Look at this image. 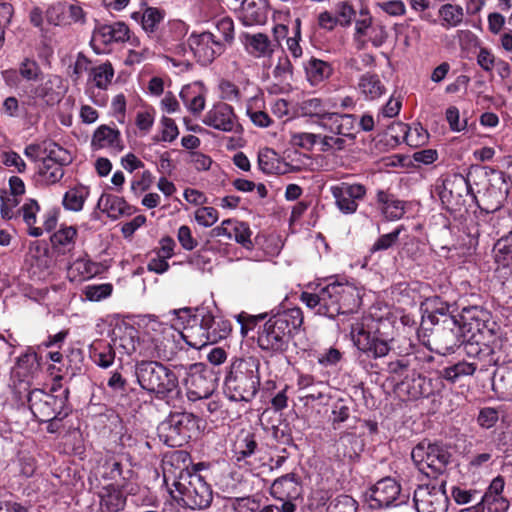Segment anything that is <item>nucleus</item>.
I'll return each mask as SVG.
<instances>
[{"label":"nucleus","instance_id":"obj_1","mask_svg":"<svg viewBox=\"0 0 512 512\" xmlns=\"http://www.w3.org/2000/svg\"><path fill=\"white\" fill-rule=\"evenodd\" d=\"M163 475L169 493L177 503L199 510L211 505L213 499L211 486L196 469L183 468L176 474L173 464L164 462Z\"/></svg>","mask_w":512,"mask_h":512},{"label":"nucleus","instance_id":"obj_2","mask_svg":"<svg viewBox=\"0 0 512 512\" xmlns=\"http://www.w3.org/2000/svg\"><path fill=\"white\" fill-rule=\"evenodd\" d=\"M300 299L315 314L328 318L352 312L360 304L359 291L347 282H332L313 292H302Z\"/></svg>","mask_w":512,"mask_h":512},{"label":"nucleus","instance_id":"obj_3","mask_svg":"<svg viewBox=\"0 0 512 512\" xmlns=\"http://www.w3.org/2000/svg\"><path fill=\"white\" fill-rule=\"evenodd\" d=\"M134 374L139 386L156 398L174 399L180 396L179 373L158 361L143 360L135 365Z\"/></svg>","mask_w":512,"mask_h":512},{"label":"nucleus","instance_id":"obj_4","mask_svg":"<svg viewBox=\"0 0 512 512\" xmlns=\"http://www.w3.org/2000/svg\"><path fill=\"white\" fill-rule=\"evenodd\" d=\"M303 323L300 308H291L272 315L258 332L257 343L262 350L280 353L286 350L290 335Z\"/></svg>","mask_w":512,"mask_h":512},{"label":"nucleus","instance_id":"obj_5","mask_svg":"<svg viewBox=\"0 0 512 512\" xmlns=\"http://www.w3.org/2000/svg\"><path fill=\"white\" fill-rule=\"evenodd\" d=\"M260 361L255 357L236 360L225 379V393L235 402H250L260 385Z\"/></svg>","mask_w":512,"mask_h":512},{"label":"nucleus","instance_id":"obj_6","mask_svg":"<svg viewBox=\"0 0 512 512\" xmlns=\"http://www.w3.org/2000/svg\"><path fill=\"white\" fill-rule=\"evenodd\" d=\"M380 323V320L368 315L355 320L350 329L353 344L373 359L385 357L391 349L389 340L380 332Z\"/></svg>","mask_w":512,"mask_h":512},{"label":"nucleus","instance_id":"obj_7","mask_svg":"<svg viewBox=\"0 0 512 512\" xmlns=\"http://www.w3.org/2000/svg\"><path fill=\"white\" fill-rule=\"evenodd\" d=\"M52 391L59 393L49 394L36 389L31 391L28 396L30 410L39 421H58L69 414L68 389H61V387L57 389L53 386Z\"/></svg>","mask_w":512,"mask_h":512},{"label":"nucleus","instance_id":"obj_8","mask_svg":"<svg viewBox=\"0 0 512 512\" xmlns=\"http://www.w3.org/2000/svg\"><path fill=\"white\" fill-rule=\"evenodd\" d=\"M114 345L120 353L132 355L138 353L145 358L169 360L172 352L167 350L164 339L148 337L140 341L137 331L130 327L114 340Z\"/></svg>","mask_w":512,"mask_h":512},{"label":"nucleus","instance_id":"obj_9","mask_svg":"<svg viewBox=\"0 0 512 512\" xmlns=\"http://www.w3.org/2000/svg\"><path fill=\"white\" fill-rule=\"evenodd\" d=\"M198 429L197 418L188 412L170 414L158 426L159 437L170 447H180L192 438Z\"/></svg>","mask_w":512,"mask_h":512},{"label":"nucleus","instance_id":"obj_10","mask_svg":"<svg viewBox=\"0 0 512 512\" xmlns=\"http://www.w3.org/2000/svg\"><path fill=\"white\" fill-rule=\"evenodd\" d=\"M179 377L184 375L183 384L190 401L207 399L216 389L213 373L202 363H194L188 367L176 366Z\"/></svg>","mask_w":512,"mask_h":512},{"label":"nucleus","instance_id":"obj_11","mask_svg":"<svg viewBox=\"0 0 512 512\" xmlns=\"http://www.w3.org/2000/svg\"><path fill=\"white\" fill-rule=\"evenodd\" d=\"M411 457L419 471L428 477H434L445 470L450 453L439 444L423 441L413 448Z\"/></svg>","mask_w":512,"mask_h":512},{"label":"nucleus","instance_id":"obj_12","mask_svg":"<svg viewBox=\"0 0 512 512\" xmlns=\"http://www.w3.org/2000/svg\"><path fill=\"white\" fill-rule=\"evenodd\" d=\"M408 495L401 493V486L391 477H385L365 493V501L372 509L388 508L405 503Z\"/></svg>","mask_w":512,"mask_h":512},{"label":"nucleus","instance_id":"obj_13","mask_svg":"<svg viewBox=\"0 0 512 512\" xmlns=\"http://www.w3.org/2000/svg\"><path fill=\"white\" fill-rule=\"evenodd\" d=\"M446 483L419 485L413 494L417 512H448L450 500L445 490Z\"/></svg>","mask_w":512,"mask_h":512},{"label":"nucleus","instance_id":"obj_14","mask_svg":"<svg viewBox=\"0 0 512 512\" xmlns=\"http://www.w3.org/2000/svg\"><path fill=\"white\" fill-rule=\"evenodd\" d=\"M329 191L335 206L345 215L354 214L367 194L366 186L361 183L340 182L330 186Z\"/></svg>","mask_w":512,"mask_h":512},{"label":"nucleus","instance_id":"obj_15","mask_svg":"<svg viewBox=\"0 0 512 512\" xmlns=\"http://www.w3.org/2000/svg\"><path fill=\"white\" fill-rule=\"evenodd\" d=\"M190 51L201 65L211 64L226 48L214 36V32L192 33L188 38Z\"/></svg>","mask_w":512,"mask_h":512},{"label":"nucleus","instance_id":"obj_16","mask_svg":"<svg viewBox=\"0 0 512 512\" xmlns=\"http://www.w3.org/2000/svg\"><path fill=\"white\" fill-rule=\"evenodd\" d=\"M175 318L173 325H183L185 332L182 334L185 342L192 348L201 349L209 343L206 339V329L201 325V321H190L194 312L190 308H182L171 312Z\"/></svg>","mask_w":512,"mask_h":512},{"label":"nucleus","instance_id":"obj_17","mask_svg":"<svg viewBox=\"0 0 512 512\" xmlns=\"http://www.w3.org/2000/svg\"><path fill=\"white\" fill-rule=\"evenodd\" d=\"M129 27L126 23L118 21L112 24H99L95 27L91 39V46L97 54L105 52V47L113 43H123L128 38Z\"/></svg>","mask_w":512,"mask_h":512},{"label":"nucleus","instance_id":"obj_18","mask_svg":"<svg viewBox=\"0 0 512 512\" xmlns=\"http://www.w3.org/2000/svg\"><path fill=\"white\" fill-rule=\"evenodd\" d=\"M190 319L194 322L201 321V325L206 329V339L209 344L227 338L232 330L230 321L214 317L206 308L196 309L194 316Z\"/></svg>","mask_w":512,"mask_h":512},{"label":"nucleus","instance_id":"obj_19","mask_svg":"<svg viewBox=\"0 0 512 512\" xmlns=\"http://www.w3.org/2000/svg\"><path fill=\"white\" fill-rule=\"evenodd\" d=\"M203 123L223 132H238L240 124L233 108L226 103L213 106L204 116Z\"/></svg>","mask_w":512,"mask_h":512},{"label":"nucleus","instance_id":"obj_20","mask_svg":"<svg viewBox=\"0 0 512 512\" xmlns=\"http://www.w3.org/2000/svg\"><path fill=\"white\" fill-rule=\"evenodd\" d=\"M210 233L212 237H225L228 240H235L245 248L252 247V232L245 222L226 219L219 226L214 227Z\"/></svg>","mask_w":512,"mask_h":512},{"label":"nucleus","instance_id":"obj_21","mask_svg":"<svg viewBox=\"0 0 512 512\" xmlns=\"http://www.w3.org/2000/svg\"><path fill=\"white\" fill-rule=\"evenodd\" d=\"M463 327L471 333V339L477 335H491L493 330L489 328L490 313L478 306L463 308L462 315Z\"/></svg>","mask_w":512,"mask_h":512},{"label":"nucleus","instance_id":"obj_22","mask_svg":"<svg viewBox=\"0 0 512 512\" xmlns=\"http://www.w3.org/2000/svg\"><path fill=\"white\" fill-rule=\"evenodd\" d=\"M439 197L443 202H449L450 199L463 197L465 194L473 195L472 187L466 177L459 173L447 175L442 180V185L438 186Z\"/></svg>","mask_w":512,"mask_h":512},{"label":"nucleus","instance_id":"obj_23","mask_svg":"<svg viewBox=\"0 0 512 512\" xmlns=\"http://www.w3.org/2000/svg\"><path fill=\"white\" fill-rule=\"evenodd\" d=\"M91 145L95 150L108 149L112 153H119L124 149L120 131L108 125H101L94 131Z\"/></svg>","mask_w":512,"mask_h":512},{"label":"nucleus","instance_id":"obj_24","mask_svg":"<svg viewBox=\"0 0 512 512\" xmlns=\"http://www.w3.org/2000/svg\"><path fill=\"white\" fill-rule=\"evenodd\" d=\"M322 126L346 141H353L356 137V117L353 114L331 113Z\"/></svg>","mask_w":512,"mask_h":512},{"label":"nucleus","instance_id":"obj_25","mask_svg":"<svg viewBox=\"0 0 512 512\" xmlns=\"http://www.w3.org/2000/svg\"><path fill=\"white\" fill-rule=\"evenodd\" d=\"M271 495L282 503L292 502L301 494L298 478L294 473H288L274 480L270 488Z\"/></svg>","mask_w":512,"mask_h":512},{"label":"nucleus","instance_id":"obj_26","mask_svg":"<svg viewBox=\"0 0 512 512\" xmlns=\"http://www.w3.org/2000/svg\"><path fill=\"white\" fill-rule=\"evenodd\" d=\"M100 469V474L104 479L117 480L121 478L123 480L122 489L128 494H136L137 486L128 483L133 477V471L131 469L123 471L121 463L114 457L107 458Z\"/></svg>","mask_w":512,"mask_h":512},{"label":"nucleus","instance_id":"obj_27","mask_svg":"<svg viewBox=\"0 0 512 512\" xmlns=\"http://www.w3.org/2000/svg\"><path fill=\"white\" fill-rule=\"evenodd\" d=\"M377 203L381 206L383 215L391 221L398 220L405 213V202L397 199L393 194L378 190L376 194Z\"/></svg>","mask_w":512,"mask_h":512},{"label":"nucleus","instance_id":"obj_28","mask_svg":"<svg viewBox=\"0 0 512 512\" xmlns=\"http://www.w3.org/2000/svg\"><path fill=\"white\" fill-rule=\"evenodd\" d=\"M240 13L245 26L263 24L267 18L263 0H243Z\"/></svg>","mask_w":512,"mask_h":512},{"label":"nucleus","instance_id":"obj_29","mask_svg":"<svg viewBox=\"0 0 512 512\" xmlns=\"http://www.w3.org/2000/svg\"><path fill=\"white\" fill-rule=\"evenodd\" d=\"M336 107L337 104L332 99L324 101L320 98H309L300 103L299 109L303 116L317 117L326 122L331 114L329 110Z\"/></svg>","mask_w":512,"mask_h":512},{"label":"nucleus","instance_id":"obj_30","mask_svg":"<svg viewBox=\"0 0 512 512\" xmlns=\"http://www.w3.org/2000/svg\"><path fill=\"white\" fill-rule=\"evenodd\" d=\"M98 273L97 265L87 257L74 260L67 269V277L71 282H82Z\"/></svg>","mask_w":512,"mask_h":512},{"label":"nucleus","instance_id":"obj_31","mask_svg":"<svg viewBox=\"0 0 512 512\" xmlns=\"http://www.w3.org/2000/svg\"><path fill=\"white\" fill-rule=\"evenodd\" d=\"M101 512H119L125 506L126 499L114 485H108L99 492Z\"/></svg>","mask_w":512,"mask_h":512},{"label":"nucleus","instance_id":"obj_32","mask_svg":"<svg viewBox=\"0 0 512 512\" xmlns=\"http://www.w3.org/2000/svg\"><path fill=\"white\" fill-rule=\"evenodd\" d=\"M90 357L93 362L102 368L110 367L115 360V350L106 340L93 341L89 348Z\"/></svg>","mask_w":512,"mask_h":512},{"label":"nucleus","instance_id":"obj_33","mask_svg":"<svg viewBox=\"0 0 512 512\" xmlns=\"http://www.w3.org/2000/svg\"><path fill=\"white\" fill-rule=\"evenodd\" d=\"M244 39L246 51L255 58L270 56L273 52L271 41L266 34H246Z\"/></svg>","mask_w":512,"mask_h":512},{"label":"nucleus","instance_id":"obj_34","mask_svg":"<svg viewBox=\"0 0 512 512\" xmlns=\"http://www.w3.org/2000/svg\"><path fill=\"white\" fill-rule=\"evenodd\" d=\"M466 353L468 356L478 360L481 371H487L490 367L497 364L494 350L486 344L479 346L478 340H476V343L469 342L466 345Z\"/></svg>","mask_w":512,"mask_h":512},{"label":"nucleus","instance_id":"obj_35","mask_svg":"<svg viewBox=\"0 0 512 512\" xmlns=\"http://www.w3.org/2000/svg\"><path fill=\"white\" fill-rule=\"evenodd\" d=\"M358 90L367 100L378 99L386 92L379 76L371 73H366L360 77Z\"/></svg>","mask_w":512,"mask_h":512},{"label":"nucleus","instance_id":"obj_36","mask_svg":"<svg viewBox=\"0 0 512 512\" xmlns=\"http://www.w3.org/2000/svg\"><path fill=\"white\" fill-rule=\"evenodd\" d=\"M506 200V191L494 184H490L481 197L479 207L487 213H493L502 208Z\"/></svg>","mask_w":512,"mask_h":512},{"label":"nucleus","instance_id":"obj_37","mask_svg":"<svg viewBox=\"0 0 512 512\" xmlns=\"http://www.w3.org/2000/svg\"><path fill=\"white\" fill-rule=\"evenodd\" d=\"M304 68L306 77L312 85H318L325 79L329 78L332 73V68L327 62L316 58L308 60L305 63Z\"/></svg>","mask_w":512,"mask_h":512},{"label":"nucleus","instance_id":"obj_38","mask_svg":"<svg viewBox=\"0 0 512 512\" xmlns=\"http://www.w3.org/2000/svg\"><path fill=\"white\" fill-rule=\"evenodd\" d=\"M114 77V68L110 62H104L91 67L88 82L99 89L106 90Z\"/></svg>","mask_w":512,"mask_h":512},{"label":"nucleus","instance_id":"obj_39","mask_svg":"<svg viewBox=\"0 0 512 512\" xmlns=\"http://www.w3.org/2000/svg\"><path fill=\"white\" fill-rule=\"evenodd\" d=\"M64 176V166L52 162L51 159H43L38 166V181L44 185H52L59 182Z\"/></svg>","mask_w":512,"mask_h":512},{"label":"nucleus","instance_id":"obj_40","mask_svg":"<svg viewBox=\"0 0 512 512\" xmlns=\"http://www.w3.org/2000/svg\"><path fill=\"white\" fill-rule=\"evenodd\" d=\"M77 229L73 226L61 227L51 237V243L60 253H65L74 248Z\"/></svg>","mask_w":512,"mask_h":512},{"label":"nucleus","instance_id":"obj_41","mask_svg":"<svg viewBox=\"0 0 512 512\" xmlns=\"http://www.w3.org/2000/svg\"><path fill=\"white\" fill-rule=\"evenodd\" d=\"M61 84V78L56 75H48L39 85L34 88V96L45 100L46 103H53L58 100L60 93L55 91V88H59Z\"/></svg>","mask_w":512,"mask_h":512},{"label":"nucleus","instance_id":"obj_42","mask_svg":"<svg viewBox=\"0 0 512 512\" xmlns=\"http://www.w3.org/2000/svg\"><path fill=\"white\" fill-rule=\"evenodd\" d=\"M89 196V189L86 186H75L64 194L62 204L66 210L79 212L83 209L84 203Z\"/></svg>","mask_w":512,"mask_h":512},{"label":"nucleus","instance_id":"obj_43","mask_svg":"<svg viewBox=\"0 0 512 512\" xmlns=\"http://www.w3.org/2000/svg\"><path fill=\"white\" fill-rule=\"evenodd\" d=\"M477 368L478 364L476 362H458L444 368L442 377L449 382L455 383L461 377L473 375Z\"/></svg>","mask_w":512,"mask_h":512},{"label":"nucleus","instance_id":"obj_44","mask_svg":"<svg viewBox=\"0 0 512 512\" xmlns=\"http://www.w3.org/2000/svg\"><path fill=\"white\" fill-rule=\"evenodd\" d=\"M360 18L355 21L354 39L357 42V47L362 49L365 47L367 40L365 37L368 35L369 30L372 28V16L368 9L362 8L359 12Z\"/></svg>","mask_w":512,"mask_h":512},{"label":"nucleus","instance_id":"obj_45","mask_svg":"<svg viewBox=\"0 0 512 512\" xmlns=\"http://www.w3.org/2000/svg\"><path fill=\"white\" fill-rule=\"evenodd\" d=\"M439 16L443 27H457L463 21L464 11L461 6L448 3L440 7Z\"/></svg>","mask_w":512,"mask_h":512},{"label":"nucleus","instance_id":"obj_46","mask_svg":"<svg viewBox=\"0 0 512 512\" xmlns=\"http://www.w3.org/2000/svg\"><path fill=\"white\" fill-rule=\"evenodd\" d=\"M180 98L188 110L194 114L200 113L205 107L204 96L190 86L181 89Z\"/></svg>","mask_w":512,"mask_h":512},{"label":"nucleus","instance_id":"obj_47","mask_svg":"<svg viewBox=\"0 0 512 512\" xmlns=\"http://www.w3.org/2000/svg\"><path fill=\"white\" fill-rule=\"evenodd\" d=\"M97 205L103 211H106L110 217L124 214L127 207V203L122 198L110 194H103Z\"/></svg>","mask_w":512,"mask_h":512},{"label":"nucleus","instance_id":"obj_48","mask_svg":"<svg viewBox=\"0 0 512 512\" xmlns=\"http://www.w3.org/2000/svg\"><path fill=\"white\" fill-rule=\"evenodd\" d=\"M257 449V441L255 435L250 432L242 431L235 443V452L238 460L249 457L255 453Z\"/></svg>","mask_w":512,"mask_h":512},{"label":"nucleus","instance_id":"obj_49","mask_svg":"<svg viewBox=\"0 0 512 512\" xmlns=\"http://www.w3.org/2000/svg\"><path fill=\"white\" fill-rule=\"evenodd\" d=\"M259 169L266 174H276L280 171L277 153L270 148H264L258 153Z\"/></svg>","mask_w":512,"mask_h":512},{"label":"nucleus","instance_id":"obj_50","mask_svg":"<svg viewBox=\"0 0 512 512\" xmlns=\"http://www.w3.org/2000/svg\"><path fill=\"white\" fill-rule=\"evenodd\" d=\"M164 19V12L155 7H148L142 14L141 25L143 30L151 36L154 34Z\"/></svg>","mask_w":512,"mask_h":512},{"label":"nucleus","instance_id":"obj_51","mask_svg":"<svg viewBox=\"0 0 512 512\" xmlns=\"http://www.w3.org/2000/svg\"><path fill=\"white\" fill-rule=\"evenodd\" d=\"M214 36L218 41L222 42L223 46L227 48L234 39V23L229 17H223L217 20L215 24Z\"/></svg>","mask_w":512,"mask_h":512},{"label":"nucleus","instance_id":"obj_52","mask_svg":"<svg viewBox=\"0 0 512 512\" xmlns=\"http://www.w3.org/2000/svg\"><path fill=\"white\" fill-rule=\"evenodd\" d=\"M335 16L341 27H349L355 16L356 10L349 1H340L335 5Z\"/></svg>","mask_w":512,"mask_h":512},{"label":"nucleus","instance_id":"obj_53","mask_svg":"<svg viewBox=\"0 0 512 512\" xmlns=\"http://www.w3.org/2000/svg\"><path fill=\"white\" fill-rule=\"evenodd\" d=\"M219 97L229 102H240L242 94L238 86L228 79H221L218 82Z\"/></svg>","mask_w":512,"mask_h":512},{"label":"nucleus","instance_id":"obj_54","mask_svg":"<svg viewBox=\"0 0 512 512\" xmlns=\"http://www.w3.org/2000/svg\"><path fill=\"white\" fill-rule=\"evenodd\" d=\"M358 503L349 495H339L328 505L327 512H357Z\"/></svg>","mask_w":512,"mask_h":512},{"label":"nucleus","instance_id":"obj_55","mask_svg":"<svg viewBox=\"0 0 512 512\" xmlns=\"http://www.w3.org/2000/svg\"><path fill=\"white\" fill-rule=\"evenodd\" d=\"M18 71L21 77L27 81L36 82L42 79V70L39 64L33 59H23V61L19 64Z\"/></svg>","mask_w":512,"mask_h":512},{"label":"nucleus","instance_id":"obj_56","mask_svg":"<svg viewBox=\"0 0 512 512\" xmlns=\"http://www.w3.org/2000/svg\"><path fill=\"white\" fill-rule=\"evenodd\" d=\"M403 225L398 226L395 230L390 233L381 235L371 247L372 252L387 250L392 247L398 240L401 232L403 231Z\"/></svg>","mask_w":512,"mask_h":512},{"label":"nucleus","instance_id":"obj_57","mask_svg":"<svg viewBox=\"0 0 512 512\" xmlns=\"http://www.w3.org/2000/svg\"><path fill=\"white\" fill-rule=\"evenodd\" d=\"M346 139L338 135H319L318 146L320 151L343 150L346 147Z\"/></svg>","mask_w":512,"mask_h":512},{"label":"nucleus","instance_id":"obj_58","mask_svg":"<svg viewBox=\"0 0 512 512\" xmlns=\"http://www.w3.org/2000/svg\"><path fill=\"white\" fill-rule=\"evenodd\" d=\"M405 140L410 146H421L427 142L428 133L420 125H416L414 127H406Z\"/></svg>","mask_w":512,"mask_h":512},{"label":"nucleus","instance_id":"obj_59","mask_svg":"<svg viewBox=\"0 0 512 512\" xmlns=\"http://www.w3.org/2000/svg\"><path fill=\"white\" fill-rule=\"evenodd\" d=\"M17 367L23 370L24 375L33 374L39 368L37 354L32 350H28L18 358Z\"/></svg>","mask_w":512,"mask_h":512},{"label":"nucleus","instance_id":"obj_60","mask_svg":"<svg viewBox=\"0 0 512 512\" xmlns=\"http://www.w3.org/2000/svg\"><path fill=\"white\" fill-rule=\"evenodd\" d=\"M47 151L48 154L44 159H51L52 162L62 166H66L72 161L70 153L56 143L50 144Z\"/></svg>","mask_w":512,"mask_h":512},{"label":"nucleus","instance_id":"obj_61","mask_svg":"<svg viewBox=\"0 0 512 512\" xmlns=\"http://www.w3.org/2000/svg\"><path fill=\"white\" fill-rule=\"evenodd\" d=\"M499 420V411L493 407H484L480 409L477 423L481 428L490 429L496 425Z\"/></svg>","mask_w":512,"mask_h":512},{"label":"nucleus","instance_id":"obj_62","mask_svg":"<svg viewBox=\"0 0 512 512\" xmlns=\"http://www.w3.org/2000/svg\"><path fill=\"white\" fill-rule=\"evenodd\" d=\"M218 211L213 207H201L195 211V220L204 227H210L218 221Z\"/></svg>","mask_w":512,"mask_h":512},{"label":"nucleus","instance_id":"obj_63","mask_svg":"<svg viewBox=\"0 0 512 512\" xmlns=\"http://www.w3.org/2000/svg\"><path fill=\"white\" fill-rule=\"evenodd\" d=\"M85 296L90 301H100L112 293V285L105 283L99 285H88L85 288Z\"/></svg>","mask_w":512,"mask_h":512},{"label":"nucleus","instance_id":"obj_64","mask_svg":"<svg viewBox=\"0 0 512 512\" xmlns=\"http://www.w3.org/2000/svg\"><path fill=\"white\" fill-rule=\"evenodd\" d=\"M232 507L235 512H258L262 507L260 501L252 497L235 498Z\"/></svg>","mask_w":512,"mask_h":512}]
</instances>
